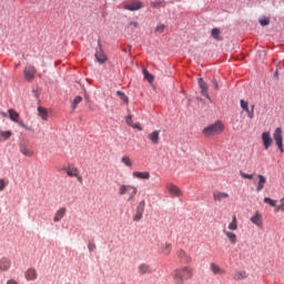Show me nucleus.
Here are the masks:
<instances>
[{
    "label": "nucleus",
    "instance_id": "nucleus-1",
    "mask_svg": "<svg viewBox=\"0 0 284 284\" xmlns=\"http://www.w3.org/2000/svg\"><path fill=\"white\" fill-rule=\"evenodd\" d=\"M194 276V268L191 266H182L173 272L174 284H185V281H192Z\"/></svg>",
    "mask_w": 284,
    "mask_h": 284
},
{
    "label": "nucleus",
    "instance_id": "nucleus-2",
    "mask_svg": "<svg viewBox=\"0 0 284 284\" xmlns=\"http://www.w3.org/2000/svg\"><path fill=\"white\" fill-rule=\"evenodd\" d=\"M223 130H225L223 122L216 121L215 123L204 128L202 133L207 138L219 136V134L223 133Z\"/></svg>",
    "mask_w": 284,
    "mask_h": 284
},
{
    "label": "nucleus",
    "instance_id": "nucleus-3",
    "mask_svg": "<svg viewBox=\"0 0 284 284\" xmlns=\"http://www.w3.org/2000/svg\"><path fill=\"white\" fill-rule=\"evenodd\" d=\"M139 190L134 185H128V184H121L119 187V196H125V194H129L128 201H134V196H136V193Z\"/></svg>",
    "mask_w": 284,
    "mask_h": 284
},
{
    "label": "nucleus",
    "instance_id": "nucleus-4",
    "mask_svg": "<svg viewBox=\"0 0 284 284\" xmlns=\"http://www.w3.org/2000/svg\"><path fill=\"white\" fill-rule=\"evenodd\" d=\"M176 256H178L180 263H183L184 265H190V263H192V255H190L183 248L178 250Z\"/></svg>",
    "mask_w": 284,
    "mask_h": 284
},
{
    "label": "nucleus",
    "instance_id": "nucleus-5",
    "mask_svg": "<svg viewBox=\"0 0 284 284\" xmlns=\"http://www.w3.org/2000/svg\"><path fill=\"white\" fill-rule=\"evenodd\" d=\"M273 139L277 145V149L280 150V152H284L283 149V130L281 128H277L273 134Z\"/></svg>",
    "mask_w": 284,
    "mask_h": 284
},
{
    "label": "nucleus",
    "instance_id": "nucleus-6",
    "mask_svg": "<svg viewBox=\"0 0 284 284\" xmlns=\"http://www.w3.org/2000/svg\"><path fill=\"white\" fill-rule=\"evenodd\" d=\"M141 8H143V2L140 0H132L124 4V10H129L130 12H135L136 10H141Z\"/></svg>",
    "mask_w": 284,
    "mask_h": 284
},
{
    "label": "nucleus",
    "instance_id": "nucleus-7",
    "mask_svg": "<svg viewBox=\"0 0 284 284\" xmlns=\"http://www.w3.org/2000/svg\"><path fill=\"white\" fill-rule=\"evenodd\" d=\"M197 83H199V88L201 90L202 97H205V99H207L209 101H212L209 93L210 88L207 87V83L205 82V80H203V78H200L197 80Z\"/></svg>",
    "mask_w": 284,
    "mask_h": 284
},
{
    "label": "nucleus",
    "instance_id": "nucleus-8",
    "mask_svg": "<svg viewBox=\"0 0 284 284\" xmlns=\"http://www.w3.org/2000/svg\"><path fill=\"white\" fill-rule=\"evenodd\" d=\"M143 212H145V201H141L136 206V212L133 215V221L139 223L143 219Z\"/></svg>",
    "mask_w": 284,
    "mask_h": 284
},
{
    "label": "nucleus",
    "instance_id": "nucleus-9",
    "mask_svg": "<svg viewBox=\"0 0 284 284\" xmlns=\"http://www.w3.org/2000/svg\"><path fill=\"white\" fill-rule=\"evenodd\" d=\"M8 114L11 121L18 123L21 128H24L26 130H30V128H28V125H26L23 121H19V113H17V111H14L13 109H9Z\"/></svg>",
    "mask_w": 284,
    "mask_h": 284
},
{
    "label": "nucleus",
    "instance_id": "nucleus-10",
    "mask_svg": "<svg viewBox=\"0 0 284 284\" xmlns=\"http://www.w3.org/2000/svg\"><path fill=\"white\" fill-rule=\"evenodd\" d=\"M19 150L23 154V156H28L29 159H32V156H34V150L32 149V146H29L26 143H20Z\"/></svg>",
    "mask_w": 284,
    "mask_h": 284
},
{
    "label": "nucleus",
    "instance_id": "nucleus-11",
    "mask_svg": "<svg viewBox=\"0 0 284 284\" xmlns=\"http://www.w3.org/2000/svg\"><path fill=\"white\" fill-rule=\"evenodd\" d=\"M166 190H168L169 194H171V196H183V192L174 183H168L166 184Z\"/></svg>",
    "mask_w": 284,
    "mask_h": 284
},
{
    "label": "nucleus",
    "instance_id": "nucleus-12",
    "mask_svg": "<svg viewBox=\"0 0 284 284\" xmlns=\"http://www.w3.org/2000/svg\"><path fill=\"white\" fill-rule=\"evenodd\" d=\"M65 172L69 176H74L75 179H78L79 183L83 182V176H81V174L79 173V169L77 166H68L65 169Z\"/></svg>",
    "mask_w": 284,
    "mask_h": 284
},
{
    "label": "nucleus",
    "instance_id": "nucleus-13",
    "mask_svg": "<svg viewBox=\"0 0 284 284\" xmlns=\"http://www.w3.org/2000/svg\"><path fill=\"white\" fill-rule=\"evenodd\" d=\"M257 182H254L256 185V192H263L265 189V183H267V178L265 175L256 174Z\"/></svg>",
    "mask_w": 284,
    "mask_h": 284
},
{
    "label": "nucleus",
    "instance_id": "nucleus-14",
    "mask_svg": "<svg viewBox=\"0 0 284 284\" xmlns=\"http://www.w3.org/2000/svg\"><path fill=\"white\" fill-rule=\"evenodd\" d=\"M23 74L27 81H33L34 74H37V69H34V67L32 65L26 67L23 70Z\"/></svg>",
    "mask_w": 284,
    "mask_h": 284
},
{
    "label": "nucleus",
    "instance_id": "nucleus-15",
    "mask_svg": "<svg viewBox=\"0 0 284 284\" xmlns=\"http://www.w3.org/2000/svg\"><path fill=\"white\" fill-rule=\"evenodd\" d=\"M159 252L162 254V256H170V254H172V243H162L160 245Z\"/></svg>",
    "mask_w": 284,
    "mask_h": 284
},
{
    "label": "nucleus",
    "instance_id": "nucleus-16",
    "mask_svg": "<svg viewBox=\"0 0 284 284\" xmlns=\"http://www.w3.org/2000/svg\"><path fill=\"white\" fill-rule=\"evenodd\" d=\"M262 143L265 150H270L272 143H274V141L272 140V136L270 135V132L262 133Z\"/></svg>",
    "mask_w": 284,
    "mask_h": 284
},
{
    "label": "nucleus",
    "instance_id": "nucleus-17",
    "mask_svg": "<svg viewBox=\"0 0 284 284\" xmlns=\"http://www.w3.org/2000/svg\"><path fill=\"white\" fill-rule=\"evenodd\" d=\"M225 199H230L229 193L221 191L213 192V201H215V203H221V201H225Z\"/></svg>",
    "mask_w": 284,
    "mask_h": 284
},
{
    "label": "nucleus",
    "instance_id": "nucleus-18",
    "mask_svg": "<svg viewBox=\"0 0 284 284\" xmlns=\"http://www.w3.org/2000/svg\"><path fill=\"white\" fill-rule=\"evenodd\" d=\"M250 221L253 223V225L263 227V215L258 211H256L255 214L251 216Z\"/></svg>",
    "mask_w": 284,
    "mask_h": 284
},
{
    "label": "nucleus",
    "instance_id": "nucleus-19",
    "mask_svg": "<svg viewBox=\"0 0 284 284\" xmlns=\"http://www.w3.org/2000/svg\"><path fill=\"white\" fill-rule=\"evenodd\" d=\"M148 139L151 141V143L153 145H159V142L161 141V131L155 130V131L151 132L148 135Z\"/></svg>",
    "mask_w": 284,
    "mask_h": 284
},
{
    "label": "nucleus",
    "instance_id": "nucleus-20",
    "mask_svg": "<svg viewBox=\"0 0 284 284\" xmlns=\"http://www.w3.org/2000/svg\"><path fill=\"white\" fill-rule=\"evenodd\" d=\"M12 267V262L8 257L0 258V272H8Z\"/></svg>",
    "mask_w": 284,
    "mask_h": 284
},
{
    "label": "nucleus",
    "instance_id": "nucleus-21",
    "mask_svg": "<svg viewBox=\"0 0 284 284\" xmlns=\"http://www.w3.org/2000/svg\"><path fill=\"white\" fill-rule=\"evenodd\" d=\"M38 276L39 274L34 268H29L24 272V278H27L28 281H37Z\"/></svg>",
    "mask_w": 284,
    "mask_h": 284
},
{
    "label": "nucleus",
    "instance_id": "nucleus-22",
    "mask_svg": "<svg viewBox=\"0 0 284 284\" xmlns=\"http://www.w3.org/2000/svg\"><path fill=\"white\" fill-rule=\"evenodd\" d=\"M67 212H68V210H67L65 207H60V209L55 212V214H54V216H53V222H54V223H59V222L61 221V219H63V216H65Z\"/></svg>",
    "mask_w": 284,
    "mask_h": 284
},
{
    "label": "nucleus",
    "instance_id": "nucleus-23",
    "mask_svg": "<svg viewBox=\"0 0 284 284\" xmlns=\"http://www.w3.org/2000/svg\"><path fill=\"white\" fill-rule=\"evenodd\" d=\"M138 272L139 274L143 275V274H152V266H150L149 264L142 263L138 266Z\"/></svg>",
    "mask_w": 284,
    "mask_h": 284
},
{
    "label": "nucleus",
    "instance_id": "nucleus-24",
    "mask_svg": "<svg viewBox=\"0 0 284 284\" xmlns=\"http://www.w3.org/2000/svg\"><path fill=\"white\" fill-rule=\"evenodd\" d=\"M223 234L229 239L231 245H236L237 237L234 232L224 230Z\"/></svg>",
    "mask_w": 284,
    "mask_h": 284
},
{
    "label": "nucleus",
    "instance_id": "nucleus-25",
    "mask_svg": "<svg viewBox=\"0 0 284 284\" xmlns=\"http://www.w3.org/2000/svg\"><path fill=\"white\" fill-rule=\"evenodd\" d=\"M133 176H134V179H141L143 181H148V180H150V172L134 171Z\"/></svg>",
    "mask_w": 284,
    "mask_h": 284
},
{
    "label": "nucleus",
    "instance_id": "nucleus-26",
    "mask_svg": "<svg viewBox=\"0 0 284 284\" xmlns=\"http://www.w3.org/2000/svg\"><path fill=\"white\" fill-rule=\"evenodd\" d=\"M12 136V131H3L0 129V143L8 141Z\"/></svg>",
    "mask_w": 284,
    "mask_h": 284
},
{
    "label": "nucleus",
    "instance_id": "nucleus-27",
    "mask_svg": "<svg viewBox=\"0 0 284 284\" xmlns=\"http://www.w3.org/2000/svg\"><path fill=\"white\" fill-rule=\"evenodd\" d=\"M229 230H231V232H236V230H239V221L236 220V215L232 216V221L229 224Z\"/></svg>",
    "mask_w": 284,
    "mask_h": 284
},
{
    "label": "nucleus",
    "instance_id": "nucleus-28",
    "mask_svg": "<svg viewBox=\"0 0 284 284\" xmlns=\"http://www.w3.org/2000/svg\"><path fill=\"white\" fill-rule=\"evenodd\" d=\"M38 113H39V116H41V119L43 121H48V109H45L43 106H38Z\"/></svg>",
    "mask_w": 284,
    "mask_h": 284
},
{
    "label": "nucleus",
    "instance_id": "nucleus-29",
    "mask_svg": "<svg viewBox=\"0 0 284 284\" xmlns=\"http://www.w3.org/2000/svg\"><path fill=\"white\" fill-rule=\"evenodd\" d=\"M211 272H213V274H225V271L214 263H211Z\"/></svg>",
    "mask_w": 284,
    "mask_h": 284
},
{
    "label": "nucleus",
    "instance_id": "nucleus-30",
    "mask_svg": "<svg viewBox=\"0 0 284 284\" xmlns=\"http://www.w3.org/2000/svg\"><path fill=\"white\" fill-rule=\"evenodd\" d=\"M95 59H97L98 63H105L108 61V57L104 55V53H102V52H97Z\"/></svg>",
    "mask_w": 284,
    "mask_h": 284
},
{
    "label": "nucleus",
    "instance_id": "nucleus-31",
    "mask_svg": "<svg viewBox=\"0 0 284 284\" xmlns=\"http://www.w3.org/2000/svg\"><path fill=\"white\" fill-rule=\"evenodd\" d=\"M212 37L216 41H223V37H221V30H219L216 28L212 29Z\"/></svg>",
    "mask_w": 284,
    "mask_h": 284
},
{
    "label": "nucleus",
    "instance_id": "nucleus-32",
    "mask_svg": "<svg viewBox=\"0 0 284 284\" xmlns=\"http://www.w3.org/2000/svg\"><path fill=\"white\" fill-rule=\"evenodd\" d=\"M235 281H243V278H247V273L245 271H239L234 275Z\"/></svg>",
    "mask_w": 284,
    "mask_h": 284
},
{
    "label": "nucleus",
    "instance_id": "nucleus-33",
    "mask_svg": "<svg viewBox=\"0 0 284 284\" xmlns=\"http://www.w3.org/2000/svg\"><path fill=\"white\" fill-rule=\"evenodd\" d=\"M121 163H123L126 168H132V160L128 155L121 158Z\"/></svg>",
    "mask_w": 284,
    "mask_h": 284
},
{
    "label": "nucleus",
    "instance_id": "nucleus-34",
    "mask_svg": "<svg viewBox=\"0 0 284 284\" xmlns=\"http://www.w3.org/2000/svg\"><path fill=\"white\" fill-rule=\"evenodd\" d=\"M144 78L149 81V83H152L154 81V75L150 74L148 69L142 70Z\"/></svg>",
    "mask_w": 284,
    "mask_h": 284
},
{
    "label": "nucleus",
    "instance_id": "nucleus-35",
    "mask_svg": "<svg viewBox=\"0 0 284 284\" xmlns=\"http://www.w3.org/2000/svg\"><path fill=\"white\" fill-rule=\"evenodd\" d=\"M82 101H83V98L81 95L75 97L73 99V102H72V105H71L72 110H77V105L79 103H81Z\"/></svg>",
    "mask_w": 284,
    "mask_h": 284
},
{
    "label": "nucleus",
    "instance_id": "nucleus-36",
    "mask_svg": "<svg viewBox=\"0 0 284 284\" xmlns=\"http://www.w3.org/2000/svg\"><path fill=\"white\" fill-rule=\"evenodd\" d=\"M151 6L152 8H165V1L156 0L151 2Z\"/></svg>",
    "mask_w": 284,
    "mask_h": 284
},
{
    "label": "nucleus",
    "instance_id": "nucleus-37",
    "mask_svg": "<svg viewBox=\"0 0 284 284\" xmlns=\"http://www.w3.org/2000/svg\"><path fill=\"white\" fill-rule=\"evenodd\" d=\"M116 95L121 99V101H124V103H129L130 99H128V95H125L123 91H116Z\"/></svg>",
    "mask_w": 284,
    "mask_h": 284
},
{
    "label": "nucleus",
    "instance_id": "nucleus-38",
    "mask_svg": "<svg viewBox=\"0 0 284 284\" xmlns=\"http://www.w3.org/2000/svg\"><path fill=\"white\" fill-rule=\"evenodd\" d=\"M264 203H267L271 207H276V200H272L271 197H264Z\"/></svg>",
    "mask_w": 284,
    "mask_h": 284
},
{
    "label": "nucleus",
    "instance_id": "nucleus-39",
    "mask_svg": "<svg viewBox=\"0 0 284 284\" xmlns=\"http://www.w3.org/2000/svg\"><path fill=\"white\" fill-rule=\"evenodd\" d=\"M6 187H8V181H6L4 179H0V192H3Z\"/></svg>",
    "mask_w": 284,
    "mask_h": 284
},
{
    "label": "nucleus",
    "instance_id": "nucleus-40",
    "mask_svg": "<svg viewBox=\"0 0 284 284\" xmlns=\"http://www.w3.org/2000/svg\"><path fill=\"white\" fill-rule=\"evenodd\" d=\"M245 112L247 113L248 119H254V104L251 105V110L248 108Z\"/></svg>",
    "mask_w": 284,
    "mask_h": 284
},
{
    "label": "nucleus",
    "instance_id": "nucleus-41",
    "mask_svg": "<svg viewBox=\"0 0 284 284\" xmlns=\"http://www.w3.org/2000/svg\"><path fill=\"white\" fill-rule=\"evenodd\" d=\"M258 21L261 26H270V18H261Z\"/></svg>",
    "mask_w": 284,
    "mask_h": 284
},
{
    "label": "nucleus",
    "instance_id": "nucleus-42",
    "mask_svg": "<svg viewBox=\"0 0 284 284\" xmlns=\"http://www.w3.org/2000/svg\"><path fill=\"white\" fill-rule=\"evenodd\" d=\"M240 105H241L242 110H244V112L247 111V109L250 108L245 100H241Z\"/></svg>",
    "mask_w": 284,
    "mask_h": 284
},
{
    "label": "nucleus",
    "instance_id": "nucleus-43",
    "mask_svg": "<svg viewBox=\"0 0 284 284\" xmlns=\"http://www.w3.org/2000/svg\"><path fill=\"white\" fill-rule=\"evenodd\" d=\"M88 250L89 252H94L97 250V244H94V242H89Z\"/></svg>",
    "mask_w": 284,
    "mask_h": 284
},
{
    "label": "nucleus",
    "instance_id": "nucleus-44",
    "mask_svg": "<svg viewBox=\"0 0 284 284\" xmlns=\"http://www.w3.org/2000/svg\"><path fill=\"white\" fill-rule=\"evenodd\" d=\"M242 179H248L250 181H252V179H254V176H256V174H246V173H241Z\"/></svg>",
    "mask_w": 284,
    "mask_h": 284
},
{
    "label": "nucleus",
    "instance_id": "nucleus-45",
    "mask_svg": "<svg viewBox=\"0 0 284 284\" xmlns=\"http://www.w3.org/2000/svg\"><path fill=\"white\" fill-rule=\"evenodd\" d=\"M125 121H126V125H130V128H132V125L134 124V122L132 121V115H128Z\"/></svg>",
    "mask_w": 284,
    "mask_h": 284
},
{
    "label": "nucleus",
    "instance_id": "nucleus-46",
    "mask_svg": "<svg viewBox=\"0 0 284 284\" xmlns=\"http://www.w3.org/2000/svg\"><path fill=\"white\" fill-rule=\"evenodd\" d=\"M155 30H156V32H164L165 26L164 24H159Z\"/></svg>",
    "mask_w": 284,
    "mask_h": 284
},
{
    "label": "nucleus",
    "instance_id": "nucleus-47",
    "mask_svg": "<svg viewBox=\"0 0 284 284\" xmlns=\"http://www.w3.org/2000/svg\"><path fill=\"white\" fill-rule=\"evenodd\" d=\"M131 128H133L134 130H139L140 132L143 131V128H141V124H133L131 125Z\"/></svg>",
    "mask_w": 284,
    "mask_h": 284
},
{
    "label": "nucleus",
    "instance_id": "nucleus-48",
    "mask_svg": "<svg viewBox=\"0 0 284 284\" xmlns=\"http://www.w3.org/2000/svg\"><path fill=\"white\" fill-rule=\"evenodd\" d=\"M212 83H213L215 90H219V82L216 81V79H213Z\"/></svg>",
    "mask_w": 284,
    "mask_h": 284
},
{
    "label": "nucleus",
    "instance_id": "nucleus-49",
    "mask_svg": "<svg viewBox=\"0 0 284 284\" xmlns=\"http://www.w3.org/2000/svg\"><path fill=\"white\" fill-rule=\"evenodd\" d=\"M130 26H132L133 28H139V22L132 21V22L129 23V27Z\"/></svg>",
    "mask_w": 284,
    "mask_h": 284
},
{
    "label": "nucleus",
    "instance_id": "nucleus-50",
    "mask_svg": "<svg viewBox=\"0 0 284 284\" xmlns=\"http://www.w3.org/2000/svg\"><path fill=\"white\" fill-rule=\"evenodd\" d=\"M7 284H19V282H17V281H14V280H9V281L7 282Z\"/></svg>",
    "mask_w": 284,
    "mask_h": 284
},
{
    "label": "nucleus",
    "instance_id": "nucleus-51",
    "mask_svg": "<svg viewBox=\"0 0 284 284\" xmlns=\"http://www.w3.org/2000/svg\"><path fill=\"white\" fill-rule=\"evenodd\" d=\"M1 114H2V116H4V118L8 116V113H6V112H2Z\"/></svg>",
    "mask_w": 284,
    "mask_h": 284
},
{
    "label": "nucleus",
    "instance_id": "nucleus-52",
    "mask_svg": "<svg viewBox=\"0 0 284 284\" xmlns=\"http://www.w3.org/2000/svg\"><path fill=\"white\" fill-rule=\"evenodd\" d=\"M32 93L36 94V97H37V90H33Z\"/></svg>",
    "mask_w": 284,
    "mask_h": 284
},
{
    "label": "nucleus",
    "instance_id": "nucleus-53",
    "mask_svg": "<svg viewBox=\"0 0 284 284\" xmlns=\"http://www.w3.org/2000/svg\"><path fill=\"white\" fill-rule=\"evenodd\" d=\"M275 77H278V71L275 72Z\"/></svg>",
    "mask_w": 284,
    "mask_h": 284
}]
</instances>
